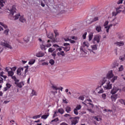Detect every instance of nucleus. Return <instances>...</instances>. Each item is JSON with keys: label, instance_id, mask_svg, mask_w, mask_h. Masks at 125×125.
Returning <instances> with one entry per match:
<instances>
[{"label": "nucleus", "instance_id": "obj_20", "mask_svg": "<svg viewBox=\"0 0 125 125\" xmlns=\"http://www.w3.org/2000/svg\"><path fill=\"white\" fill-rule=\"evenodd\" d=\"M49 116V113H47V114L43 115L41 117V119H43V120H46L47 118H48Z\"/></svg>", "mask_w": 125, "mask_h": 125}, {"label": "nucleus", "instance_id": "obj_17", "mask_svg": "<svg viewBox=\"0 0 125 125\" xmlns=\"http://www.w3.org/2000/svg\"><path fill=\"white\" fill-rule=\"evenodd\" d=\"M65 109V111H66V113H70L71 111H72V108H71V107H70L69 105L66 106Z\"/></svg>", "mask_w": 125, "mask_h": 125}, {"label": "nucleus", "instance_id": "obj_25", "mask_svg": "<svg viewBox=\"0 0 125 125\" xmlns=\"http://www.w3.org/2000/svg\"><path fill=\"white\" fill-rule=\"evenodd\" d=\"M12 79L14 80V81L15 82V83H19V82L20 81L19 79H18L16 78V77H15V76H14L13 77H12Z\"/></svg>", "mask_w": 125, "mask_h": 125}, {"label": "nucleus", "instance_id": "obj_33", "mask_svg": "<svg viewBox=\"0 0 125 125\" xmlns=\"http://www.w3.org/2000/svg\"><path fill=\"white\" fill-rule=\"evenodd\" d=\"M47 37L48 39H53V34L52 33H49L48 34Z\"/></svg>", "mask_w": 125, "mask_h": 125}, {"label": "nucleus", "instance_id": "obj_64", "mask_svg": "<svg viewBox=\"0 0 125 125\" xmlns=\"http://www.w3.org/2000/svg\"><path fill=\"white\" fill-rule=\"evenodd\" d=\"M62 102L63 103H65V104H67V103H68V102L67 101V100L66 99H65V100L63 99Z\"/></svg>", "mask_w": 125, "mask_h": 125}, {"label": "nucleus", "instance_id": "obj_24", "mask_svg": "<svg viewBox=\"0 0 125 125\" xmlns=\"http://www.w3.org/2000/svg\"><path fill=\"white\" fill-rule=\"evenodd\" d=\"M58 113H60L61 115L64 114V109L62 108H59L58 110Z\"/></svg>", "mask_w": 125, "mask_h": 125}, {"label": "nucleus", "instance_id": "obj_26", "mask_svg": "<svg viewBox=\"0 0 125 125\" xmlns=\"http://www.w3.org/2000/svg\"><path fill=\"white\" fill-rule=\"evenodd\" d=\"M35 62H36V60L32 59L29 62L28 64L29 65H33Z\"/></svg>", "mask_w": 125, "mask_h": 125}, {"label": "nucleus", "instance_id": "obj_13", "mask_svg": "<svg viewBox=\"0 0 125 125\" xmlns=\"http://www.w3.org/2000/svg\"><path fill=\"white\" fill-rule=\"evenodd\" d=\"M95 29L96 31H97L98 33H100V32H102V27H101V25H97Z\"/></svg>", "mask_w": 125, "mask_h": 125}, {"label": "nucleus", "instance_id": "obj_38", "mask_svg": "<svg viewBox=\"0 0 125 125\" xmlns=\"http://www.w3.org/2000/svg\"><path fill=\"white\" fill-rule=\"evenodd\" d=\"M119 101L120 103H121V104H124V105H125V100L120 99V100H119Z\"/></svg>", "mask_w": 125, "mask_h": 125}, {"label": "nucleus", "instance_id": "obj_47", "mask_svg": "<svg viewBox=\"0 0 125 125\" xmlns=\"http://www.w3.org/2000/svg\"><path fill=\"white\" fill-rule=\"evenodd\" d=\"M87 34V32H85L84 33V35H83V40H85L86 38V35Z\"/></svg>", "mask_w": 125, "mask_h": 125}, {"label": "nucleus", "instance_id": "obj_7", "mask_svg": "<svg viewBox=\"0 0 125 125\" xmlns=\"http://www.w3.org/2000/svg\"><path fill=\"white\" fill-rule=\"evenodd\" d=\"M91 102H92L91 100H90V99H89V100L87 99L84 102H83L82 103H83V104H84V105H86V104H89V105H92V107L93 108L94 105H93V104H91Z\"/></svg>", "mask_w": 125, "mask_h": 125}, {"label": "nucleus", "instance_id": "obj_12", "mask_svg": "<svg viewBox=\"0 0 125 125\" xmlns=\"http://www.w3.org/2000/svg\"><path fill=\"white\" fill-rule=\"evenodd\" d=\"M124 10H121V6H119L117 8H116V13H121V12H122V11H123V12H125V7H124Z\"/></svg>", "mask_w": 125, "mask_h": 125}, {"label": "nucleus", "instance_id": "obj_50", "mask_svg": "<svg viewBox=\"0 0 125 125\" xmlns=\"http://www.w3.org/2000/svg\"><path fill=\"white\" fill-rule=\"evenodd\" d=\"M52 55L53 56L54 59H55V57H56V52L55 51L53 52Z\"/></svg>", "mask_w": 125, "mask_h": 125}, {"label": "nucleus", "instance_id": "obj_39", "mask_svg": "<svg viewBox=\"0 0 125 125\" xmlns=\"http://www.w3.org/2000/svg\"><path fill=\"white\" fill-rule=\"evenodd\" d=\"M49 63L50 64H51V65H54V63H55V62L54 61V60L51 59L49 61Z\"/></svg>", "mask_w": 125, "mask_h": 125}, {"label": "nucleus", "instance_id": "obj_58", "mask_svg": "<svg viewBox=\"0 0 125 125\" xmlns=\"http://www.w3.org/2000/svg\"><path fill=\"white\" fill-rule=\"evenodd\" d=\"M63 6H62V5H59V11H60V10H61V9L63 8Z\"/></svg>", "mask_w": 125, "mask_h": 125}, {"label": "nucleus", "instance_id": "obj_43", "mask_svg": "<svg viewBox=\"0 0 125 125\" xmlns=\"http://www.w3.org/2000/svg\"><path fill=\"white\" fill-rule=\"evenodd\" d=\"M59 121V119H58V118H55V119L51 121V123H53L55 122V123H57Z\"/></svg>", "mask_w": 125, "mask_h": 125}, {"label": "nucleus", "instance_id": "obj_54", "mask_svg": "<svg viewBox=\"0 0 125 125\" xmlns=\"http://www.w3.org/2000/svg\"><path fill=\"white\" fill-rule=\"evenodd\" d=\"M16 69H17V67H13L12 68H11V71H16Z\"/></svg>", "mask_w": 125, "mask_h": 125}, {"label": "nucleus", "instance_id": "obj_31", "mask_svg": "<svg viewBox=\"0 0 125 125\" xmlns=\"http://www.w3.org/2000/svg\"><path fill=\"white\" fill-rule=\"evenodd\" d=\"M88 38H89V41L90 42V41H91V40H92V38H93V34L90 33L89 35Z\"/></svg>", "mask_w": 125, "mask_h": 125}, {"label": "nucleus", "instance_id": "obj_62", "mask_svg": "<svg viewBox=\"0 0 125 125\" xmlns=\"http://www.w3.org/2000/svg\"><path fill=\"white\" fill-rule=\"evenodd\" d=\"M1 25H2V27H3V28H4V29H7V25H6V24H2Z\"/></svg>", "mask_w": 125, "mask_h": 125}, {"label": "nucleus", "instance_id": "obj_15", "mask_svg": "<svg viewBox=\"0 0 125 125\" xmlns=\"http://www.w3.org/2000/svg\"><path fill=\"white\" fill-rule=\"evenodd\" d=\"M36 56L37 57H43V56H44V53L40 51L36 54Z\"/></svg>", "mask_w": 125, "mask_h": 125}, {"label": "nucleus", "instance_id": "obj_46", "mask_svg": "<svg viewBox=\"0 0 125 125\" xmlns=\"http://www.w3.org/2000/svg\"><path fill=\"white\" fill-rule=\"evenodd\" d=\"M9 70H11V68H10V67H6L5 68V71L6 72H9Z\"/></svg>", "mask_w": 125, "mask_h": 125}, {"label": "nucleus", "instance_id": "obj_11", "mask_svg": "<svg viewBox=\"0 0 125 125\" xmlns=\"http://www.w3.org/2000/svg\"><path fill=\"white\" fill-rule=\"evenodd\" d=\"M101 86H102V85L100 86H98L96 88V90L98 91V89H100V91L98 92V93H103V92H104V90H103V89H101Z\"/></svg>", "mask_w": 125, "mask_h": 125}, {"label": "nucleus", "instance_id": "obj_56", "mask_svg": "<svg viewBox=\"0 0 125 125\" xmlns=\"http://www.w3.org/2000/svg\"><path fill=\"white\" fill-rule=\"evenodd\" d=\"M87 111H88V112H90V113H92V114L94 113V111L90 108H88Z\"/></svg>", "mask_w": 125, "mask_h": 125}, {"label": "nucleus", "instance_id": "obj_5", "mask_svg": "<svg viewBox=\"0 0 125 125\" xmlns=\"http://www.w3.org/2000/svg\"><path fill=\"white\" fill-rule=\"evenodd\" d=\"M122 89L120 88H118L114 86L113 88V89L111 90V94H115L118 92V91H119V92H121Z\"/></svg>", "mask_w": 125, "mask_h": 125}, {"label": "nucleus", "instance_id": "obj_6", "mask_svg": "<svg viewBox=\"0 0 125 125\" xmlns=\"http://www.w3.org/2000/svg\"><path fill=\"white\" fill-rule=\"evenodd\" d=\"M100 39H101V36L100 35H95L93 39L94 42H96L97 43H99V42H100Z\"/></svg>", "mask_w": 125, "mask_h": 125}, {"label": "nucleus", "instance_id": "obj_29", "mask_svg": "<svg viewBox=\"0 0 125 125\" xmlns=\"http://www.w3.org/2000/svg\"><path fill=\"white\" fill-rule=\"evenodd\" d=\"M34 95H35V96L37 95V92H36V91H35L34 90H32V92L31 93V96H34Z\"/></svg>", "mask_w": 125, "mask_h": 125}, {"label": "nucleus", "instance_id": "obj_48", "mask_svg": "<svg viewBox=\"0 0 125 125\" xmlns=\"http://www.w3.org/2000/svg\"><path fill=\"white\" fill-rule=\"evenodd\" d=\"M79 99L82 100V101H83V100H84V97H83V96H81L79 97Z\"/></svg>", "mask_w": 125, "mask_h": 125}, {"label": "nucleus", "instance_id": "obj_42", "mask_svg": "<svg viewBox=\"0 0 125 125\" xmlns=\"http://www.w3.org/2000/svg\"><path fill=\"white\" fill-rule=\"evenodd\" d=\"M6 86L8 89H9V88H10V87H11V84H10V83H7L6 84Z\"/></svg>", "mask_w": 125, "mask_h": 125}, {"label": "nucleus", "instance_id": "obj_16", "mask_svg": "<svg viewBox=\"0 0 125 125\" xmlns=\"http://www.w3.org/2000/svg\"><path fill=\"white\" fill-rule=\"evenodd\" d=\"M114 44H116L117 46H124L125 43L123 42H116Z\"/></svg>", "mask_w": 125, "mask_h": 125}, {"label": "nucleus", "instance_id": "obj_19", "mask_svg": "<svg viewBox=\"0 0 125 125\" xmlns=\"http://www.w3.org/2000/svg\"><path fill=\"white\" fill-rule=\"evenodd\" d=\"M13 75H14V72H13V71H12V70L8 71V76L9 77H11V78H12V77H13Z\"/></svg>", "mask_w": 125, "mask_h": 125}, {"label": "nucleus", "instance_id": "obj_21", "mask_svg": "<svg viewBox=\"0 0 125 125\" xmlns=\"http://www.w3.org/2000/svg\"><path fill=\"white\" fill-rule=\"evenodd\" d=\"M111 100L112 102H115L117 100V95H113L111 96Z\"/></svg>", "mask_w": 125, "mask_h": 125}, {"label": "nucleus", "instance_id": "obj_35", "mask_svg": "<svg viewBox=\"0 0 125 125\" xmlns=\"http://www.w3.org/2000/svg\"><path fill=\"white\" fill-rule=\"evenodd\" d=\"M40 48L42 50H46V49L45 48V46L44 45H40Z\"/></svg>", "mask_w": 125, "mask_h": 125}, {"label": "nucleus", "instance_id": "obj_49", "mask_svg": "<svg viewBox=\"0 0 125 125\" xmlns=\"http://www.w3.org/2000/svg\"><path fill=\"white\" fill-rule=\"evenodd\" d=\"M123 70H124V66H123V65H121V66L119 68V71L121 72L123 71Z\"/></svg>", "mask_w": 125, "mask_h": 125}, {"label": "nucleus", "instance_id": "obj_18", "mask_svg": "<svg viewBox=\"0 0 125 125\" xmlns=\"http://www.w3.org/2000/svg\"><path fill=\"white\" fill-rule=\"evenodd\" d=\"M4 3H5V0H0V6H1V7L4 6Z\"/></svg>", "mask_w": 125, "mask_h": 125}, {"label": "nucleus", "instance_id": "obj_14", "mask_svg": "<svg viewBox=\"0 0 125 125\" xmlns=\"http://www.w3.org/2000/svg\"><path fill=\"white\" fill-rule=\"evenodd\" d=\"M62 48H63V50L66 51V52H68V51H70L71 49V46H67L65 47L61 46Z\"/></svg>", "mask_w": 125, "mask_h": 125}, {"label": "nucleus", "instance_id": "obj_34", "mask_svg": "<svg viewBox=\"0 0 125 125\" xmlns=\"http://www.w3.org/2000/svg\"><path fill=\"white\" fill-rule=\"evenodd\" d=\"M98 20H99L98 17H95L94 18L93 20L91 21L90 23H93V22H96V21H98Z\"/></svg>", "mask_w": 125, "mask_h": 125}, {"label": "nucleus", "instance_id": "obj_23", "mask_svg": "<svg viewBox=\"0 0 125 125\" xmlns=\"http://www.w3.org/2000/svg\"><path fill=\"white\" fill-rule=\"evenodd\" d=\"M119 66V63L117 62H114L112 64V68H116Z\"/></svg>", "mask_w": 125, "mask_h": 125}, {"label": "nucleus", "instance_id": "obj_63", "mask_svg": "<svg viewBox=\"0 0 125 125\" xmlns=\"http://www.w3.org/2000/svg\"><path fill=\"white\" fill-rule=\"evenodd\" d=\"M123 0H119L117 2L118 4H121V3H123Z\"/></svg>", "mask_w": 125, "mask_h": 125}, {"label": "nucleus", "instance_id": "obj_36", "mask_svg": "<svg viewBox=\"0 0 125 125\" xmlns=\"http://www.w3.org/2000/svg\"><path fill=\"white\" fill-rule=\"evenodd\" d=\"M28 72V68H26L24 70V72L22 74L23 77H26V73Z\"/></svg>", "mask_w": 125, "mask_h": 125}, {"label": "nucleus", "instance_id": "obj_8", "mask_svg": "<svg viewBox=\"0 0 125 125\" xmlns=\"http://www.w3.org/2000/svg\"><path fill=\"white\" fill-rule=\"evenodd\" d=\"M1 45H2L5 47H7V48H9L10 49H12V46H11V45H10L9 44L7 43L6 42H1Z\"/></svg>", "mask_w": 125, "mask_h": 125}, {"label": "nucleus", "instance_id": "obj_37", "mask_svg": "<svg viewBox=\"0 0 125 125\" xmlns=\"http://www.w3.org/2000/svg\"><path fill=\"white\" fill-rule=\"evenodd\" d=\"M75 109H76V110H81V109H82V105H81V104H78L76 107Z\"/></svg>", "mask_w": 125, "mask_h": 125}, {"label": "nucleus", "instance_id": "obj_51", "mask_svg": "<svg viewBox=\"0 0 125 125\" xmlns=\"http://www.w3.org/2000/svg\"><path fill=\"white\" fill-rule=\"evenodd\" d=\"M54 33L55 34L56 37H57L59 35V33H58V32H57V30H54Z\"/></svg>", "mask_w": 125, "mask_h": 125}, {"label": "nucleus", "instance_id": "obj_27", "mask_svg": "<svg viewBox=\"0 0 125 125\" xmlns=\"http://www.w3.org/2000/svg\"><path fill=\"white\" fill-rule=\"evenodd\" d=\"M42 116V114L36 115L35 116H33L32 119H34V120H37V119H40V118Z\"/></svg>", "mask_w": 125, "mask_h": 125}, {"label": "nucleus", "instance_id": "obj_10", "mask_svg": "<svg viewBox=\"0 0 125 125\" xmlns=\"http://www.w3.org/2000/svg\"><path fill=\"white\" fill-rule=\"evenodd\" d=\"M15 84H16V86H18V87H19V88H22V87L24 85V82H21L20 83L15 82Z\"/></svg>", "mask_w": 125, "mask_h": 125}, {"label": "nucleus", "instance_id": "obj_44", "mask_svg": "<svg viewBox=\"0 0 125 125\" xmlns=\"http://www.w3.org/2000/svg\"><path fill=\"white\" fill-rule=\"evenodd\" d=\"M52 88H53V89H55V90H58V89H59V88H58L57 86L55 85H52Z\"/></svg>", "mask_w": 125, "mask_h": 125}, {"label": "nucleus", "instance_id": "obj_28", "mask_svg": "<svg viewBox=\"0 0 125 125\" xmlns=\"http://www.w3.org/2000/svg\"><path fill=\"white\" fill-rule=\"evenodd\" d=\"M89 46V44L88 42H83V47H85V46H86V47H88Z\"/></svg>", "mask_w": 125, "mask_h": 125}, {"label": "nucleus", "instance_id": "obj_40", "mask_svg": "<svg viewBox=\"0 0 125 125\" xmlns=\"http://www.w3.org/2000/svg\"><path fill=\"white\" fill-rule=\"evenodd\" d=\"M55 50V49L53 48H49L48 49V52H51L52 53L53 52V51H54Z\"/></svg>", "mask_w": 125, "mask_h": 125}, {"label": "nucleus", "instance_id": "obj_22", "mask_svg": "<svg viewBox=\"0 0 125 125\" xmlns=\"http://www.w3.org/2000/svg\"><path fill=\"white\" fill-rule=\"evenodd\" d=\"M20 21L22 23H24V22H26V20L23 16H21L20 17Z\"/></svg>", "mask_w": 125, "mask_h": 125}, {"label": "nucleus", "instance_id": "obj_61", "mask_svg": "<svg viewBox=\"0 0 125 125\" xmlns=\"http://www.w3.org/2000/svg\"><path fill=\"white\" fill-rule=\"evenodd\" d=\"M57 113H58V112H57V111H55V113H54V115H53V118H55V117H57Z\"/></svg>", "mask_w": 125, "mask_h": 125}, {"label": "nucleus", "instance_id": "obj_52", "mask_svg": "<svg viewBox=\"0 0 125 125\" xmlns=\"http://www.w3.org/2000/svg\"><path fill=\"white\" fill-rule=\"evenodd\" d=\"M108 23H109V21H106L104 22V27H109V26H107V25H108Z\"/></svg>", "mask_w": 125, "mask_h": 125}, {"label": "nucleus", "instance_id": "obj_30", "mask_svg": "<svg viewBox=\"0 0 125 125\" xmlns=\"http://www.w3.org/2000/svg\"><path fill=\"white\" fill-rule=\"evenodd\" d=\"M23 40L25 42H29L30 41V38H29V37H24Z\"/></svg>", "mask_w": 125, "mask_h": 125}, {"label": "nucleus", "instance_id": "obj_9", "mask_svg": "<svg viewBox=\"0 0 125 125\" xmlns=\"http://www.w3.org/2000/svg\"><path fill=\"white\" fill-rule=\"evenodd\" d=\"M24 71V68L23 67L19 68L17 70V74L18 76H22V73Z\"/></svg>", "mask_w": 125, "mask_h": 125}, {"label": "nucleus", "instance_id": "obj_2", "mask_svg": "<svg viewBox=\"0 0 125 125\" xmlns=\"http://www.w3.org/2000/svg\"><path fill=\"white\" fill-rule=\"evenodd\" d=\"M104 83H105L104 85V89H112V84H111L110 81H107V78H104L102 81H101V85H103Z\"/></svg>", "mask_w": 125, "mask_h": 125}, {"label": "nucleus", "instance_id": "obj_3", "mask_svg": "<svg viewBox=\"0 0 125 125\" xmlns=\"http://www.w3.org/2000/svg\"><path fill=\"white\" fill-rule=\"evenodd\" d=\"M108 80L111 79V83H115V81L117 80V79H118V76H114V74H113V71L111 70L110 71H109L108 73L106 75V77H105Z\"/></svg>", "mask_w": 125, "mask_h": 125}, {"label": "nucleus", "instance_id": "obj_4", "mask_svg": "<svg viewBox=\"0 0 125 125\" xmlns=\"http://www.w3.org/2000/svg\"><path fill=\"white\" fill-rule=\"evenodd\" d=\"M69 120H71V125H76L78 123H79V120H80V117L77 116L75 117H70Z\"/></svg>", "mask_w": 125, "mask_h": 125}, {"label": "nucleus", "instance_id": "obj_41", "mask_svg": "<svg viewBox=\"0 0 125 125\" xmlns=\"http://www.w3.org/2000/svg\"><path fill=\"white\" fill-rule=\"evenodd\" d=\"M9 32V30L8 29H6L4 30V35H5L6 36H7V35H8V33Z\"/></svg>", "mask_w": 125, "mask_h": 125}, {"label": "nucleus", "instance_id": "obj_45", "mask_svg": "<svg viewBox=\"0 0 125 125\" xmlns=\"http://www.w3.org/2000/svg\"><path fill=\"white\" fill-rule=\"evenodd\" d=\"M74 113L75 114V115H79V112H78V109H76V108H75L74 109Z\"/></svg>", "mask_w": 125, "mask_h": 125}, {"label": "nucleus", "instance_id": "obj_32", "mask_svg": "<svg viewBox=\"0 0 125 125\" xmlns=\"http://www.w3.org/2000/svg\"><path fill=\"white\" fill-rule=\"evenodd\" d=\"M93 50H97V45L95 44L91 46Z\"/></svg>", "mask_w": 125, "mask_h": 125}, {"label": "nucleus", "instance_id": "obj_59", "mask_svg": "<svg viewBox=\"0 0 125 125\" xmlns=\"http://www.w3.org/2000/svg\"><path fill=\"white\" fill-rule=\"evenodd\" d=\"M105 28L106 29V33H109V29H110V27L105 26Z\"/></svg>", "mask_w": 125, "mask_h": 125}, {"label": "nucleus", "instance_id": "obj_1", "mask_svg": "<svg viewBox=\"0 0 125 125\" xmlns=\"http://www.w3.org/2000/svg\"><path fill=\"white\" fill-rule=\"evenodd\" d=\"M8 10L10 12L8 18L10 20H17L20 17V14H16V6L14 5Z\"/></svg>", "mask_w": 125, "mask_h": 125}, {"label": "nucleus", "instance_id": "obj_53", "mask_svg": "<svg viewBox=\"0 0 125 125\" xmlns=\"http://www.w3.org/2000/svg\"><path fill=\"white\" fill-rule=\"evenodd\" d=\"M117 15H118V13H117V12H113L112 13V16H117Z\"/></svg>", "mask_w": 125, "mask_h": 125}, {"label": "nucleus", "instance_id": "obj_60", "mask_svg": "<svg viewBox=\"0 0 125 125\" xmlns=\"http://www.w3.org/2000/svg\"><path fill=\"white\" fill-rule=\"evenodd\" d=\"M64 46H70V43H63Z\"/></svg>", "mask_w": 125, "mask_h": 125}, {"label": "nucleus", "instance_id": "obj_57", "mask_svg": "<svg viewBox=\"0 0 125 125\" xmlns=\"http://www.w3.org/2000/svg\"><path fill=\"white\" fill-rule=\"evenodd\" d=\"M61 55H62V56L64 57L65 56V53H64V51H61Z\"/></svg>", "mask_w": 125, "mask_h": 125}, {"label": "nucleus", "instance_id": "obj_55", "mask_svg": "<svg viewBox=\"0 0 125 125\" xmlns=\"http://www.w3.org/2000/svg\"><path fill=\"white\" fill-rule=\"evenodd\" d=\"M102 98H103V99H106V94L104 93L102 94Z\"/></svg>", "mask_w": 125, "mask_h": 125}]
</instances>
